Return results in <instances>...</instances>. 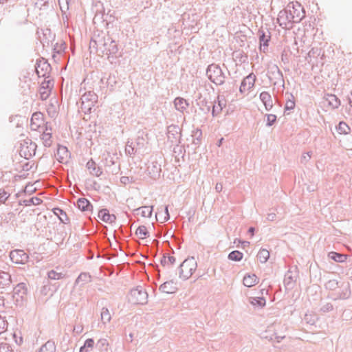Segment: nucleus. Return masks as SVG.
I'll use <instances>...</instances> for the list:
<instances>
[{
	"label": "nucleus",
	"mask_w": 352,
	"mask_h": 352,
	"mask_svg": "<svg viewBox=\"0 0 352 352\" xmlns=\"http://www.w3.org/2000/svg\"><path fill=\"white\" fill-rule=\"evenodd\" d=\"M206 75L208 79L217 86L225 83L226 76L219 65L214 63L209 65L206 69Z\"/></svg>",
	"instance_id": "f257e3e1"
},
{
	"label": "nucleus",
	"mask_w": 352,
	"mask_h": 352,
	"mask_svg": "<svg viewBox=\"0 0 352 352\" xmlns=\"http://www.w3.org/2000/svg\"><path fill=\"white\" fill-rule=\"evenodd\" d=\"M197 267V264L194 257L185 259L177 269L179 277L184 280L188 279L196 270Z\"/></svg>",
	"instance_id": "f03ea898"
},
{
	"label": "nucleus",
	"mask_w": 352,
	"mask_h": 352,
	"mask_svg": "<svg viewBox=\"0 0 352 352\" xmlns=\"http://www.w3.org/2000/svg\"><path fill=\"white\" fill-rule=\"evenodd\" d=\"M100 46V53L102 56H107V58L110 56H115L118 51V47L116 42L113 40L109 35L102 36V42L99 41Z\"/></svg>",
	"instance_id": "7ed1b4c3"
},
{
	"label": "nucleus",
	"mask_w": 352,
	"mask_h": 352,
	"mask_svg": "<svg viewBox=\"0 0 352 352\" xmlns=\"http://www.w3.org/2000/svg\"><path fill=\"white\" fill-rule=\"evenodd\" d=\"M148 294L142 286L132 289L128 296L129 302L134 305H146L148 302Z\"/></svg>",
	"instance_id": "20e7f679"
},
{
	"label": "nucleus",
	"mask_w": 352,
	"mask_h": 352,
	"mask_svg": "<svg viewBox=\"0 0 352 352\" xmlns=\"http://www.w3.org/2000/svg\"><path fill=\"white\" fill-rule=\"evenodd\" d=\"M98 95L93 91L85 92L80 98L81 100V110L85 114L90 113L92 108L98 102Z\"/></svg>",
	"instance_id": "39448f33"
},
{
	"label": "nucleus",
	"mask_w": 352,
	"mask_h": 352,
	"mask_svg": "<svg viewBox=\"0 0 352 352\" xmlns=\"http://www.w3.org/2000/svg\"><path fill=\"white\" fill-rule=\"evenodd\" d=\"M283 329L284 325L280 323L274 324L267 327V329L262 333L261 337L264 339H267L270 341L276 340L277 342L280 341L285 338V335L279 334L278 329Z\"/></svg>",
	"instance_id": "423d86ee"
},
{
	"label": "nucleus",
	"mask_w": 352,
	"mask_h": 352,
	"mask_svg": "<svg viewBox=\"0 0 352 352\" xmlns=\"http://www.w3.org/2000/svg\"><path fill=\"white\" fill-rule=\"evenodd\" d=\"M277 21L279 25L283 28H292L294 23V18L291 15V6H287V7L280 10L278 13Z\"/></svg>",
	"instance_id": "0eeeda50"
},
{
	"label": "nucleus",
	"mask_w": 352,
	"mask_h": 352,
	"mask_svg": "<svg viewBox=\"0 0 352 352\" xmlns=\"http://www.w3.org/2000/svg\"><path fill=\"white\" fill-rule=\"evenodd\" d=\"M257 35L259 39L260 50H263V52H266L271 40L270 29L267 25L261 26L258 30Z\"/></svg>",
	"instance_id": "6e6552de"
},
{
	"label": "nucleus",
	"mask_w": 352,
	"mask_h": 352,
	"mask_svg": "<svg viewBox=\"0 0 352 352\" xmlns=\"http://www.w3.org/2000/svg\"><path fill=\"white\" fill-rule=\"evenodd\" d=\"M37 145L31 140H24L23 143L21 144L20 155L25 159L28 160L36 154Z\"/></svg>",
	"instance_id": "1a4fd4ad"
},
{
	"label": "nucleus",
	"mask_w": 352,
	"mask_h": 352,
	"mask_svg": "<svg viewBox=\"0 0 352 352\" xmlns=\"http://www.w3.org/2000/svg\"><path fill=\"white\" fill-rule=\"evenodd\" d=\"M51 69L50 64L45 58H41L36 60L35 70L38 77H43L45 79L50 78Z\"/></svg>",
	"instance_id": "9d476101"
},
{
	"label": "nucleus",
	"mask_w": 352,
	"mask_h": 352,
	"mask_svg": "<svg viewBox=\"0 0 352 352\" xmlns=\"http://www.w3.org/2000/svg\"><path fill=\"white\" fill-rule=\"evenodd\" d=\"M287 6H291V15L294 18V23H300L305 16L304 8L298 2H291Z\"/></svg>",
	"instance_id": "9b49d317"
},
{
	"label": "nucleus",
	"mask_w": 352,
	"mask_h": 352,
	"mask_svg": "<svg viewBox=\"0 0 352 352\" xmlns=\"http://www.w3.org/2000/svg\"><path fill=\"white\" fill-rule=\"evenodd\" d=\"M28 294V287L25 283H20L13 288L12 297L17 304L23 302Z\"/></svg>",
	"instance_id": "f8f14e48"
},
{
	"label": "nucleus",
	"mask_w": 352,
	"mask_h": 352,
	"mask_svg": "<svg viewBox=\"0 0 352 352\" xmlns=\"http://www.w3.org/2000/svg\"><path fill=\"white\" fill-rule=\"evenodd\" d=\"M181 128L176 124H171L167 128V138L172 143H179L181 138Z\"/></svg>",
	"instance_id": "ddd939ff"
},
{
	"label": "nucleus",
	"mask_w": 352,
	"mask_h": 352,
	"mask_svg": "<svg viewBox=\"0 0 352 352\" xmlns=\"http://www.w3.org/2000/svg\"><path fill=\"white\" fill-rule=\"evenodd\" d=\"M10 259L16 263H25L28 261L29 256L22 250H12L10 253Z\"/></svg>",
	"instance_id": "4468645a"
},
{
	"label": "nucleus",
	"mask_w": 352,
	"mask_h": 352,
	"mask_svg": "<svg viewBox=\"0 0 352 352\" xmlns=\"http://www.w3.org/2000/svg\"><path fill=\"white\" fill-rule=\"evenodd\" d=\"M338 288L340 291L333 294L334 296L332 298L334 300H346L348 299L351 296V289L349 283H342Z\"/></svg>",
	"instance_id": "2eb2a0df"
},
{
	"label": "nucleus",
	"mask_w": 352,
	"mask_h": 352,
	"mask_svg": "<svg viewBox=\"0 0 352 352\" xmlns=\"http://www.w3.org/2000/svg\"><path fill=\"white\" fill-rule=\"evenodd\" d=\"M255 80L256 76L253 74H250L248 76L244 78L239 87L240 92L244 93L250 90L253 87Z\"/></svg>",
	"instance_id": "dca6fc26"
},
{
	"label": "nucleus",
	"mask_w": 352,
	"mask_h": 352,
	"mask_svg": "<svg viewBox=\"0 0 352 352\" xmlns=\"http://www.w3.org/2000/svg\"><path fill=\"white\" fill-rule=\"evenodd\" d=\"M147 171L151 178H159L162 172L161 164L157 161H153L148 164Z\"/></svg>",
	"instance_id": "f3484780"
},
{
	"label": "nucleus",
	"mask_w": 352,
	"mask_h": 352,
	"mask_svg": "<svg viewBox=\"0 0 352 352\" xmlns=\"http://www.w3.org/2000/svg\"><path fill=\"white\" fill-rule=\"evenodd\" d=\"M12 283L11 276L9 273L0 271V292L3 293V290L6 291L7 289L10 287Z\"/></svg>",
	"instance_id": "a211bd4d"
},
{
	"label": "nucleus",
	"mask_w": 352,
	"mask_h": 352,
	"mask_svg": "<svg viewBox=\"0 0 352 352\" xmlns=\"http://www.w3.org/2000/svg\"><path fill=\"white\" fill-rule=\"evenodd\" d=\"M271 74L273 76V78L275 80L273 84L274 85H281L282 87H284L285 81L283 74L277 65H275L272 67Z\"/></svg>",
	"instance_id": "6ab92c4d"
},
{
	"label": "nucleus",
	"mask_w": 352,
	"mask_h": 352,
	"mask_svg": "<svg viewBox=\"0 0 352 352\" xmlns=\"http://www.w3.org/2000/svg\"><path fill=\"white\" fill-rule=\"evenodd\" d=\"M159 289L166 294H173L177 290V283L173 280L166 281L160 285Z\"/></svg>",
	"instance_id": "aec40b11"
},
{
	"label": "nucleus",
	"mask_w": 352,
	"mask_h": 352,
	"mask_svg": "<svg viewBox=\"0 0 352 352\" xmlns=\"http://www.w3.org/2000/svg\"><path fill=\"white\" fill-rule=\"evenodd\" d=\"M146 135L144 134V131H139L138 136L135 138V142H133L137 151L140 153L148 143L147 139L146 138Z\"/></svg>",
	"instance_id": "412c9836"
},
{
	"label": "nucleus",
	"mask_w": 352,
	"mask_h": 352,
	"mask_svg": "<svg viewBox=\"0 0 352 352\" xmlns=\"http://www.w3.org/2000/svg\"><path fill=\"white\" fill-rule=\"evenodd\" d=\"M98 217L105 223H112L115 222L116 217L115 214H110L109 210L103 208L99 210Z\"/></svg>",
	"instance_id": "4be33fe9"
},
{
	"label": "nucleus",
	"mask_w": 352,
	"mask_h": 352,
	"mask_svg": "<svg viewBox=\"0 0 352 352\" xmlns=\"http://www.w3.org/2000/svg\"><path fill=\"white\" fill-rule=\"evenodd\" d=\"M226 102L224 99H220V97H217V102L214 101L212 102V116H217L219 114L223 109L226 107Z\"/></svg>",
	"instance_id": "5701e85b"
},
{
	"label": "nucleus",
	"mask_w": 352,
	"mask_h": 352,
	"mask_svg": "<svg viewBox=\"0 0 352 352\" xmlns=\"http://www.w3.org/2000/svg\"><path fill=\"white\" fill-rule=\"evenodd\" d=\"M175 108L181 113H184L189 106L188 101L182 97H177L174 101Z\"/></svg>",
	"instance_id": "b1692460"
},
{
	"label": "nucleus",
	"mask_w": 352,
	"mask_h": 352,
	"mask_svg": "<svg viewBox=\"0 0 352 352\" xmlns=\"http://www.w3.org/2000/svg\"><path fill=\"white\" fill-rule=\"evenodd\" d=\"M259 98L265 105V109L267 111L271 110L273 107V101L271 95L267 91H263L260 94Z\"/></svg>",
	"instance_id": "393cba45"
},
{
	"label": "nucleus",
	"mask_w": 352,
	"mask_h": 352,
	"mask_svg": "<svg viewBox=\"0 0 352 352\" xmlns=\"http://www.w3.org/2000/svg\"><path fill=\"white\" fill-rule=\"evenodd\" d=\"M99 41L102 42V36L100 35L95 36L91 38L89 43V50L91 53H100V45L99 44Z\"/></svg>",
	"instance_id": "a878e982"
},
{
	"label": "nucleus",
	"mask_w": 352,
	"mask_h": 352,
	"mask_svg": "<svg viewBox=\"0 0 352 352\" xmlns=\"http://www.w3.org/2000/svg\"><path fill=\"white\" fill-rule=\"evenodd\" d=\"M43 114L41 112H35L32 114L31 118V127L32 129H36L41 126L43 120Z\"/></svg>",
	"instance_id": "bb28decb"
},
{
	"label": "nucleus",
	"mask_w": 352,
	"mask_h": 352,
	"mask_svg": "<svg viewBox=\"0 0 352 352\" xmlns=\"http://www.w3.org/2000/svg\"><path fill=\"white\" fill-rule=\"evenodd\" d=\"M86 167L89 170L90 174L96 177H99L102 173L101 168L96 166L95 162L92 159L87 162Z\"/></svg>",
	"instance_id": "cd10ccee"
},
{
	"label": "nucleus",
	"mask_w": 352,
	"mask_h": 352,
	"mask_svg": "<svg viewBox=\"0 0 352 352\" xmlns=\"http://www.w3.org/2000/svg\"><path fill=\"white\" fill-rule=\"evenodd\" d=\"M70 153L67 149V148L65 146H58V148L57 149V160L63 163V161L69 156Z\"/></svg>",
	"instance_id": "c85d7f7f"
},
{
	"label": "nucleus",
	"mask_w": 352,
	"mask_h": 352,
	"mask_svg": "<svg viewBox=\"0 0 352 352\" xmlns=\"http://www.w3.org/2000/svg\"><path fill=\"white\" fill-rule=\"evenodd\" d=\"M77 205L78 208L82 211L91 210L93 206L91 202L86 198H79L77 200Z\"/></svg>",
	"instance_id": "c756f323"
},
{
	"label": "nucleus",
	"mask_w": 352,
	"mask_h": 352,
	"mask_svg": "<svg viewBox=\"0 0 352 352\" xmlns=\"http://www.w3.org/2000/svg\"><path fill=\"white\" fill-rule=\"evenodd\" d=\"M257 276L253 274H246L243 279V283L245 287H250L255 285L258 281Z\"/></svg>",
	"instance_id": "7c9ffc66"
},
{
	"label": "nucleus",
	"mask_w": 352,
	"mask_h": 352,
	"mask_svg": "<svg viewBox=\"0 0 352 352\" xmlns=\"http://www.w3.org/2000/svg\"><path fill=\"white\" fill-rule=\"evenodd\" d=\"M296 281L295 276H293L292 274V272L288 271L285 275L284 278V285L287 289H292L294 286V283Z\"/></svg>",
	"instance_id": "2f4dec72"
},
{
	"label": "nucleus",
	"mask_w": 352,
	"mask_h": 352,
	"mask_svg": "<svg viewBox=\"0 0 352 352\" xmlns=\"http://www.w3.org/2000/svg\"><path fill=\"white\" fill-rule=\"evenodd\" d=\"M326 100L333 109H338L341 104L340 100L334 94H327Z\"/></svg>",
	"instance_id": "473e14b6"
},
{
	"label": "nucleus",
	"mask_w": 352,
	"mask_h": 352,
	"mask_svg": "<svg viewBox=\"0 0 352 352\" xmlns=\"http://www.w3.org/2000/svg\"><path fill=\"white\" fill-rule=\"evenodd\" d=\"M336 129L340 135H348L351 131V127L344 121H340Z\"/></svg>",
	"instance_id": "72a5a7b5"
},
{
	"label": "nucleus",
	"mask_w": 352,
	"mask_h": 352,
	"mask_svg": "<svg viewBox=\"0 0 352 352\" xmlns=\"http://www.w3.org/2000/svg\"><path fill=\"white\" fill-rule=\"evenodd\" d=\"M137 214L144 217H150L153 212V206H142L135 210Z\"/></svg>",
	"instance_id": "f704fd0d"
},
{
	"label": "nucleus",
	"mask_w": 352,
	"mask_h": 352,
	"mask_svg": "<svg viewBox=\"0 0 352 352\" xmlns=\"http://www.w3.org/2000/svg\"><path fill=\"white\" fill-rule=\"evenodd\" d=\"M47 131H48V127L46 126L45 131H44L41 135V138L43 140V145L45 147L51 146L52 143V133L50 132H47Z\"/></svg>",
	"instance_id": "c9c22d12"
},
{
	"label": "nucleus",
	"mask_w": 352,
	"mask_h": 352,
	"mask_svg": "<svg viewBox=\"0 0 352 352\" xmlns=\"http://www.w3.org/2000/svg\"><path fill=\"white\" fill-rule=\"evenodd\" d=\"M330 259L333 260L338 263H343L346 260V255L336 252H330L328 254Z\"/></svg>",
	"instance_id": "e433bc0d"
},
{
	"label": "nucleus",
	"mask_w": 352,
	"mask_h": 352,
	"mask_svg": "<svg viewBox=\"0 0 352 352\" xmlns=\"http://www.w3.org/2000/svg\"><path fill=\"white\" fill-rule=\"evenodd\" d=\"M249 302L254 306L258 307H263L266 304V300L264 297H250L249 298Z\"/></svg>",
	"instance_id": "4c0bfd02"
},
{
	"label": "nucleus",
	"mask_w": 352,
	"mask_h": 352,
	"mask_svg": "<svg viewBox=\"0 0 352 352\" xmlns=\"http://www.w3.org/2000/svg\"><path fill=\"white\" fill-rule=\"evenodd\" d=\"M94 344L95 342L94 339L88 338L85 341L84 344L80 348L79 352H89L93 349Z\"/></svg>",
	"instance_id": "58836bf2"
},
{
	"label": "nucleus",
	"mask_w": 352,
	"mask_h": 352,
	"mask_svg": "<svg viewBox=\"0 0 352 352\" xmlns=\"http://www.w3.org/2000/svg\"><path fill=\"white\" fill-rule=\"evenodd\" d=\"M125 153L127 155H129L131 157L135 155L136 153H138L137 148H135V146L134 145L133 142L129 140L126 142V144Z\"/></svg>",
	"instance_id": "ea45409f"
},
{
	"label": "nucleus",
	"mask_w": 352,
	"mask_h": 352,
	"mask_svg": "<svg viewBox=\"0 0 352 352\" xmlns=\"http://www.w3.org/2000/svg\"><path fill=\"white\" fill-rule=\"evenodd\" d=\"M270 258V252L267 250L261 248L257 254V258L261 263H265Z\"/></svg>",
	"instance_id": "a19ab883"
},
{
	"label": "nucleus",
	"mask_w": 352,
	"mask_h": 352,
	"mask_svg": "<svg viewBox=\"0 0 352 352\" xmlns=\"http://www.w3.org/2000/svg\"><path fill=\"white\" fill-rule=\"evenodd\" d=\"M54 212L56 215H58V214H60V216H58V218H59V220L62 223H69V219L67 217L66 212L63 210H62L59 208H56L54 209Z\"/></svg>",
	"instance_id": "79ce46f5"
},
{
	"label": "nucleus",
	"mask_w": 352,
	"mask_h": 352,
	"mask_svg": "<svg viewBox=\"0 0 352 352\" xmlns=\"http://www.w3.org/2000/svg\"><path fill=\"white\" fill-rule=\"evenodd\" d=\"M96 347L100 351V352H109V342L107 340L102 338L100 339L96 344Z\"/></svg>",
	"instance_id": "37998d69"
},
{
	"label": "nucleus",
	"mask_w": 352,
	"mask_h": 352,
	"mask_svg": "<svg viewBox=\"0 0 352 352\" xmlns=\"http://www.w3.org/2000/svg\"><path fill=\"white\" fill-rule=\"evenodd\" d=\"M243 257V254L239 250H234L229 253L228 258L230 261H240Z\"/></svg>",
	"instance_id": "c03bdc74"
},
{
	"label": "nucleus",
	"mask_w": 352,
	"mask_h": 352,
	"mask_svg": "<svg viewBox=\"0 0 352 352\" xmlns=\"http://www.w3.org/2000/svg\"><path fill=\"white\" fill-rule=\"evenodd\" d=\"M91 276L89 273L82 272L80 273V275L76 280V284H78L82 283V285L87 283L91 281Z\"/></svg>",
	"instance_id": "a18cd8bd"
},
{
	"label": "nucleus",
	"mask_w": 352,
	"mask_h": 352,
	"mask_svg": "<svg viewBox=\"0 0 352 352\" xmlns=\"http://www.w3.org/2000/svg\"><path fill=\"white\" fill-rule=\"evenodd\" d=\"M47 276L50 280H60L63 278L65 276V274L52 270L47 272Z\"/></svg>",
	"instance_id": "49530a36"
},
{
	"label": "nucleus",
	"mask_w": 352,
	"mask_h": 352,
	"mask_svg": "<svg viewBox=\"0 0 352 352\" xmlns=\"http://www.w3.org/2000/svg\"><path fill=\"white\" fill-rule=\"evenodd\" d=\"M111 319V314L107 308L103 307L101 311V320L104 324H106L110 322Z\"/></svg>",
	"instance_id": "de8ad7c7"
},
{
	"label": "nucleus",
	"mask_w": 352,
	"mask_h": 352,
	"mask_svg": "<svg viewBox=\"0 0 352 352\" xmlns=\"http://www.w3.org/2000/svg\"><path fill=\"white\" fill-rule=\"evenodd\" d=\"M55 346L54 342H47L44 345H43L38 352H54Z\"/></svg>",
	"instance_id": "09e8293b"
},
{
	"label": "nucleus",
	"mask_w": 352,
	"mask_h": 352,
	"mask_svg": "<svg viewBox=\"0 0 352 352\" xmlns=\"http://www.w3.org/2000/svg\"><path fill=\"white\" fill-rule=\"evenodd\" d=\"M324 287L327 289L333 291L340 287L338 281L335 279L328 280Z\"/></svg>",
	"instance_id": "8fccbe9b"
},
{
	"label": "nucleus",
	"mask_w": 352,
	"mask_h": 352,
	"mask_svg": "<svg viewBox=\"0 0 352 352\" xmlns=\"http://www.w3.org/2000/svg\"><path fill=\"white\" fill-rule=\"evenodd\" d=\"M200 109L205 113H208L210 111L211 106L212 107V102H208L206 100H203L200 102Z\"/></svg>",
	"instance_id": "3c124183"
},
{
	"label": "nucleus",
	"mask_w": 352,
	"mask_h": 352,
	"mask_svg": "<svg viewBox=\"0 0 352 352\" xmlns=\"http://www.w3.org/2000/svg\"><path fill=\"white\" fill-rule=\"evenodd\" d=\"M295 107L294 96L290 94L289 97L286 101L285 110H292Z\"/></svg>",
	"instance_id": "603ef678"
},
{
	"label": "nucleus",
	"mask_w": 352,
	"mask_h": 352,
	"mask_svg": "<svg viewBox=\"0 0 352 352\" xmlns=\"http://www.w3.org/2000/svg\"><path fill=\"white\" fill-rule=\"evenodd\" d=\"M175 258L173 256H166L165 255L163 256L162 258L161 259V264L162 266H165L166 265L170 263L171 265L174 264L175 263Z\"/></svg>",
	"instance_id": "864d4df0"
},
{
	"label": "nucleus",
	"mask_w": 352,
	"mask_h": 352,
	"mask_svg": "<svg viewBox=\"0 0 352 352\" xmlns=\"http://www.w3.org/2000/svg\"><path fill=\"white\" fill-rule=\"evenodd\" d=\"M42 202V200L40 198L38 197H32L29 199L24 200L23 203L25 206H31V205H39Z\"/></svg>",
	"instance_id": "5fc2aeb1"
},
{
	"label": "nucleus",
	"mask_w": 352,
	"mask_h": 352,
	"mask_svg": "<svg viewBox=\"0 0 352 352\" xmlns=\"http://www.w3.org/2000/svg\"><path fill=\"white\" fill-rule=\"evenodd\" d=\"M10 194L3 188H0V203L5 204Z\"/></svg>",
	"instance_id": "6e6d98bb"
},
{
	"label": "nucleus",
	"mask_w": 352,
	"mask_h": 352,
	"mask_svg": "<svg viewBox=\"0 0 352 352\" xmlns=\"http://www.w3.org/2000/svg\"><path fill=\"white\" fill-rule=\"evenodd\" d=\"M193 136H197L196 138H194L192 143L196 146H198L200 144L201 137L202 135V132L200 129H197L195 131H193Z\"/></svg>",
	"instance_id": "4d7b16f0"
},
{
	"label": "nucleus",
	"mask_w": 352,
	"mask_h": 352,
	"mask_svg": "<svg viewBox=\"0 0 352 352\" xmlns=\"http://www.w3.org/2000/svg\"><path fill=\"white\" fill-rule=\"evenodd\" d=\"M321 54V50L319 48H312L307 54L308 58H316Z\"/></svg>",
	"instance_id": "13d9d810"
},
{
	"label": "nucleus",
	"mask_w": 352,
	"mask_h": 352,
	"mask_svg": "<svg viewBox=\"0 0 352 352\" xmlns=\"http://www.w3.org/2000/svg\"><path fill=\"white\" fill-rule=\"evenodd\" d=\"M276 121V116L274 114H267V123L266 125L267 126H272Z\"/></svg>",
	"instance_id": "bf43d9fd"
},
{
	"label": "nucleus",
	"mask_w": 352,
	"mask_h": 352,
	"mask_svg": "<svg viewBox=\"0 0 352 352\" xmlns=\"http://www.w3.org/2000/svg\"><path fill=\"white\" fill-rule=\"evenodd\" d=\"M136 234L145 236L148 235L146 227L144 226H139L136 230Z\"/></svg>",
	"instance_id": "052dcab7"
},
{
	"label": "nucleus",
	"mask_w": 352,
	"mask_h": 352,
	"mask_svg": "<svg viewBox=\"0 0 352 352\" xmlns=\"http://www.w3.org/2000/svg\"><path fill=\"white\" fill-rule=\"evenodd\" d=\"M0 352H14L12 346L8 343L0 344Z\"/></svg>",
	"instance_id": "680f3d73"
},
{
	"label": "nucleus",
	"mask_w": 352,
	"mask_h": 352,
	"mask_svg": "<svg viewBox=\"0 0 352 352\" xmlns=\"http://www.w3.org/2000/svg\"><path fill=\"white\" fill-rule=\"evenodd\" d=\"M53 87V82L51 81V80H47L45 78V80L41 83V89H48L51 91L52 88Z\"/></svg>",
	"instance_id": "e2e57ef3"
},
{
	"label": "nucleus",
	"mask_w": 352,
	"mask_h": 352,
	"mask_svg": "<svg viewBox=\"0 0 352 352\" xmlns=\"http://www.w3.org/2000/svg\"><path fill=\"white\" fill-rule=\"evenodd\" d=\"M333 309V306L330 302H327V303L323 305L320 308V311L324 313L329 312V311H332Z\"/></svg>",
	"instance_id": "0e129e2a"
},
{
	"label": "nucleus",
	"mask_w": 352,
	"mask_h": 352,
	"mask_svg": "<svg viewBox=\"0 0 352 352\" xmlns=\"http://www.w3.org/2000/svg\"><path fill=\"white\" fill-rule=\"evenodd\" d=\"M50 0H35V5L39 9H41L43 7L48 6Z\"/></svg>",
	"instance_id": "69168bd1"
},
{
	"label": "nucleus",
	"mask_w": 352,
	"mask_h": 352,
	"mask_svg": "<svg viewBox=\"0 0 352 352\" xmlns=\"http://www.w3.org/2000/svg\"><path fill=\"white\" fill-rule=\"evenodd\" d=\"M66 47V44L63 43L60 46L58 45V43H56L54 47V53L60 54L62 51H63Z\"/></svg>",
	"instance_id": "338daca9"
},
{
	"label": "nucleus",
	"mask_w": 352,
	"mask_h": 352,
	"mask_svg": "<svg viewBox=\"0 0 352 352\" xmlns=\"http://www.w3.org/2000/svg\"><path fill=\"white\" fill-rule=\"evenodd\" d=\"M133 182V177L127 176H122L120 177V182L124 185L132 183Z\"/></svg>",
	"instance_id": "774afa93"
}]
</instances>
